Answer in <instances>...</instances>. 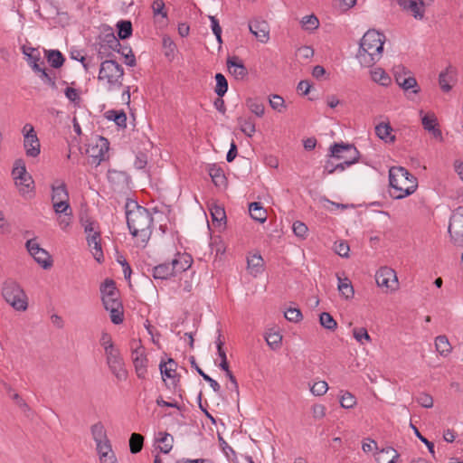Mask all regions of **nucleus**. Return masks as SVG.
Returning a JSON list of instances; mask_svg holds the SVG:
<instances>
[{
	"instance_id": "obj_1",
	"label": "nucleus",
	"mask_w": 463,
	"mask_h": 463,
	"mask_svg": "<svg viewBox=\"0 0 463 463\" xmlns=\"http://www.w3.org/2000/svg\"><path fill=\"white\" fill-rule=\"evenodd\" d=\"M126 217L128 227L134 237L146 244L149 240L153 218L149 211L135 202L127 203Z\"/></svg>"
},
{
	"instance_id": "obj_2",
	"label": "nucleus",
	"mask_w": 463,
	"mask_h": 463,
	"mask_svg": "<svg viewBox=\"0 0 463 463\" xmlns=\"http://www.w3.org/2000/svg\"><path fill=\"white\" fill-rule=\"evenodd\" d=\"M385 36L375 30L367 31L360 41L356 58L360 64L369 68L383 57Z\"/></svg>"
},
{
	"instance_id": "obj_3",
	"label": "nucleus",
	"mask_w": 463,
	"mask_h": 463,
	"mask_svg": "<svg viewBox=\"0 0 463 463\" xmlns=\"http://www.w3.org/2000/svg\"><path fill=\"white\" fill-rule=\"evenodd\" d=\"M389 182L393 190L391 195L394 199H402L411 195L418 187L417 178L402 166L390 168Z\"/></svg>"
},
{
	"instance_id": "obj_4",
	"label": "nucleus",
	"mask_w": 463,
	"mask_h": 463,
	"mask_svg": "<svg viewBox=\"0 0 463 463\" xmlns=\"http://www.w3.org/2000/svg\"><path fill=\"white\" fill-rule=\"evenodd\" d=\"M329 156L343 160L335 164V172H343L347 167L355 164L359 160L360 153L354 145L345 143H335L330 146Z\"/></svg>"
},
{
	"instance_id": "obj_5",
	"label": "nucleus",
	"mask_w": 463,
	"mask_h": 463,
	"mask_svg": "<svg viewBox=\"0 0 463 463\" xmlns=\"http://www.w3.org/2000/svg\"><path fill=\"white\" fill-rule=\"evenodd\" d=\"M124 70L120 64L113 60H106L101 62L98 79L105 81L108 90H112L122 85Z\"/></svg>"
},
{
	"instance_id": "obj_6",
	"label": "nucleus",
	"mask_w": 463,
	"mask_h": 463,
	"mask_svg": "<svg viewBox=\"0 0 463 463\" xmlns=\"http://www.w3.org/2000/svg\"><path fill=\"white\" fill-rule=\"evenodd\" d=\"M2 295L14 309L24 311L27 308V297L17 282L6 280L3 286Z\"/></svg>"
},
{
	"instance_id": "obj_7",
	"label": "nucleus",
	"mask_w": 463,
	"mask_h": 463,
	"mask_svg": "<svg viewBox=\"0 0 463 463\" xmlns=\"http://www.w3.org/2000/svg\"><path fill=\"white\" fill-rule=\"evenodd\" d=\"M131 359L135 367V372L139 379H145L147 373V358L145 347L141 341L132 339L130 342Z\"/></svg>"
},
{
	"instance_id": "obj_8",
	"label": "nucleus",
	"mask_w": 463,
	"mask_h": 463,
	"mask_svg": "<svg viewBox=\"0 0 463 463\" xmlns=\"http://www.w3.org/2000/svg\"><path fill=\"white\" fill-rule=\"evenodd\" d=\"M449 233L455 245L463 247V206L458 207L450 216Z\"/></svg>"
},
{
	"instance_id": "obj_9",
	"label": "nucleus",
	"mask_w": 463,
	"mask_h": 463,
	"mask_svg": "<svg viewBox=\"0 0 463 463\" xmlns=\"http://www.w3.org/2000/svg\"><path fill=\"white\" fill-rule=\"evenodd\" d=\"M375 280L380 288L394 291L398 288V279L396 272L389 267L380 268L375 274Z\"/></svg>"
},
{
	"instance_id": "obj_10",
	"label": "nucleus",
	"mask_w": 463,
	"mask_h": 463,
	"mask_svg": "<svg viewBox=\"0 0 463 463\" xmlns=\"http://www.w3.org/2000/svg\"><path fill=\"white\" fill-rule=\"evenodd\" d=\"M102 303L107 311L110 313L111 322L119 325L123 322V306L118 298V294L113 297L102 298Z\"/></svg>"
},
{
	"instance_id": "obj_11",
	"label": "nucleus",
	"mask_w": 463,
	"mask_h": 463,
	"mask_svg": "<svg viewBox=\"0 0 463 463\" xmlns=\"http://www.w3.org/2000/svg\"><path fill=\"white\" fill-rule=\"evenodd\" d=\"M26 249L35 261L43 269H49L52 267V262L51 255L47 250L41 248L34 239H31L26 241Z\"/></svg>"
},
{
	"instance_id": "obj_12",
	"label": "nucleus",
	"mask_w": 463,
	"mask_h": 463,
	"mask_svg": "<svg viewBox=\"0 0 463 463\" xmlns=\"http://www.w3.org/2000/svg\"><path fill=\"white\" fill-rule=\"evenodd\" d=\"M109 143L107 138L99 137L95 146L91 147L90 157L91 164L99 165L102 161L109 159Z\"/></svg>"
},
{
	"instance_id": "obj_13",
	"label": "nucleus",
	"mask_w": 463,
	"mask_h": 463,
	"mask_svg": "<svg viewBox=\"0 0 463 463\" xmlns=\"http://www.w3.org/2000/svg\"><path fill=\"white\" fill-rule=\"evenodd\" d=\"M250 33L261 43H267L269 39V25L264 20L255 19L249 23Z\"/></svg>"
},
{
	"instance_id": "obj_14",
	"label": "nucleus",
	"mask_w": 463,
	"mask_h": 463,
	"mask_svg": "<svg viewBox=\"0 0 463 463\" xmlns=\"http://www.w3.org/2000/svg\"><path fill=\"white\" fill-rule=\"evenodd\" d=\"M119 47V40L115 36V34L113 33H107L99 43L98 55L100 59L109 57L110 55V53L108 52L109 50L116 51Z\"/></svg>"
},
{
	"instance_id": "obj_15",
	"label": "nucleus",
	"mask_w": 463,
	"mask_h": 463,
	"mask_svg": "<svg viewBox=\"0 0 463 463\" xmlns=\"http://www.w3.org/2000/svg\"><path fill=\"white\" fill-rule=\"evenodd\" d=\"M398 5L416 19H421L424 14L423 0H396Z\"/></svg>"
},
{
	"instance_id": "obj_16",
	"label": "nucleus",
	"mask_w": 463,
	"mask_h": 463,
	"mask_svg": "<svg viewBox=\"0 0 463 463\" xmlns=\"http://www.w3.org/2000/svg\"><path fill=\"white\" fill-rule=\"evenodd\" d=\"M227 67L229 72L237 80H242L248 75V70L241 60L237 56L227 59Z\"/></svg>"
},
{
	"instance_id": "obj_17",
	"label": "nucleus",
	"mask_w": 463,
	"mask_h": 463,
	"mask_svg": "<svg viewBox=\"0 0 463 463\" xmlns=\"http://www.w3.org/2000/svg\"><path fill=\"white\" fill-rule=\"evenodd\" d=\"M193 260L188 254L177 253L172 260L171 265L174 269V275L187 270L192 265Z\"/></svg>"
},
{
	"instance_id": "obj_18",
	"label": "nucleus",
	"mask_w": 463,
	"mask_h": 463,
	"mask_svg": "<svg viewBox=\"0 0 463 463\" xmlns=\"http://www.w3.org/2000/svg\"><path fill=\"white\" fill-rule=\"evenodd\" d=\"M421 124L424 129L430 132L434 137H442L440 129L437 128V118L433 113L424 114L421 117Z\"/></svg>"
},
{
	"instance_id": "obj_19",
	"label": "nucleus",
	"mask_w": 463,
	"mask_h": 463,
	"mask_svg": "<svg viewBox=\"0 0 463 463\" xmlns=\"http://www.w3.org/2000/svg\"><path fill=\"white\" fill-rule=\"evenodd\" d=\"M87 241L94 259L100 263L103 260V251L100 244L99 232H94L92 235H88Z\"/></svg>"
},
{
	"instance_id": "obj_20",
	"label": "nucleus",
	"mask_w": 463,
	"mask_h": 463,
	"mask_svg": "<svg viewBox=\"0 0 463 463\" xmlns=\"http://www.w3.org/2000/svg\"><path fill=\"white\" fill-rule=\"evenodd\" d=\"M14 184L22 196H32L34 189V182L31 175L24 176L23 179H17Z\"/></svg>"
},
{
	"instance_id": "obj_21",
	"label": "nucleus",
	"mask_w": 463,
	"mask_h": 463,
	"mask_svg": "<svg viewBox=\"0 0 463 463\" xmlns=\"http://www.w3.org/2000/svg\"><path fill=\"white\" fill-rule=\"evenodd\" d=\"M23 53L26 56L27 62L32 67L33 71H40L41 64H43V61L40 63L41 56L39 50L33 47L23 46Z\"/></svg>"
},
{
	"instance_id": "obj_22",
	"label": "nucleus",
	"mask_w": 463,
	"mask_h": 463,
	"mask_svg": "<svg viewBox=\"0 0 463 463\" xmlns=\"http://www.w3.org/2000/svg\"><path fill=\"white\" fill-rule=\"evenodd\" d=\"M24 146L27 156L36 157L40 154V141L37 135H30L25 137L24 140Z\"/></svg>"
},
{
	"instance_id": "obj_23",
	"label": "nucleus",
	"mask_w": 463,
	"mask_h": 463,
	"mask_svg": "<svg viewBox=\"0 0 463 463\" xmlns=\"http://www.w3.org/2000/svg\"><path fill=\"white\" fill-rule=\"evenodd\" d=\"M177 364L175 361L172 358H169L167 362H161L159 364V370L162 374L163 380L165 378L175 379L178 378L176 373Z\"/></svg>"
},
{
	"instance_id": "obj_24",
	"label": "nucleus",
	"mask_w": 463,
	"mask_h": 463,
	"mask_svg": "<svg viewBox=\"0 0 463 463\" xmlns=\"http://www.w3.org/2000/svg\"><path fill=\"white\" fill-rule=\"evenodd\" d=\"M398 458V452L392 447L384 448L375 454L377 463H395Z\"/></svg>"
},
{
	"instance_id": "obj_25",
	"label": "nucleus",
	"mask_w": 463,
	"mask_h": 463,
	"mask_svg": "<svg viewBox=\"0 0 463 463\" xmlns=\"http://www.w3.org/2000/svg\"><path fill=\"white\" fill-rule=\"evenodd\" d=\"M52 202L59 203V202H66L69 201V193L67 191L66 184L63 182H61L59 184L52 185Z\"/></svg>"
},
{
	"instance_id": "obj_26",
	"label": "nucleus",
	"mask_w": 463,
	"mask_h": 463,
	"mask_svg": "<svg viewBox=\"0 0 463 463\" xmlns=\"http://www.w3.org/2000/svg\"><path fill=\"white\" fill-rule=\"evenodd\" d=\"M156 439L159 443L158 448L161 452L167 454L173 449L174 438L171 434L160 431Z\"/></svg>"
},
{
	"instance_id": "obj_27",
	"label": "nucleus",
	"mask_w": 463,
	"mask_h": 463,
	"mask_svg": "<svg viewBox=\"0 0 463 463\" xmlns=\"http://www.w3.org/2000/svg\"><path fill=\"white\" fill-rule=\"evenodd\" d=\"M436 351L443 357H447L452 351V346L445 335H438L435 338Z\"/></svg>"
},
{
	"instance_id": "obj_28",
	"label": "nucleus",
	"mask_w": 463,
	"mask_h": 463,
	"mask_svg": "<svg viewBox=\"0 0 463 463\" xmlns=\"http://www.w3.org/2000/svg\"><path fill=\"white\" fill-rule=\"evenodd\" d=\"M173 270L171 263H162L153 268V277L155 279H167L175 276Z\"/></svg>"
},
{
	"instance_id": "obj_29",
	"label": "nucleus",
	"mask_w": 463,
	"mask_h": 463,
	"mask_svg": "<svg viewBox=\"0 0 463 463\" xmlns=\"http://www.w3.org/2000/svg\"><path fill=\"white\" fill-rule=\"evenodd\" d=\"M392 128L389 123H380L375 127V134L377 137L385 142H393L395 137L392 135Z\"/></svg>"
},
{
	"instance_id": "obj_30",
	"label": "nucleus",
	"mask_w": 463,
	"mask_h": 463,
	"mask_svg": "<svg viewBox=\"0 0 463 463\" xmlns=\"http://www.w3.org/2000/svg\"><path fill=\"white\" fill-rule=\"evenodd\" d=\"M249 212L252 219L260 222H264L267 220V212L261 206L260 203L253 202L249 205Z\"/></svg>"
},
{
	"instance_id": "obj_31",
	"label": "nucleus",
	"mask_w": 463,
	"mask_h": 463,
	"mask_svg": "<svg viewBox=\"0 0 463 463\" xmlns=\"http://www.w3.org/2000/svg\"><path fill=\"white\" fill-rule=\"evenodd\" d=\"M241 131L247 137H251L256 132L255 122L251 118L240 117L237 118Z\"/></svg>"
},
{
	"instance_id": "obj_32",
	"label": "nucleus",
	"mask_w": 463,
	"mask_h": 463,
	"mask_svg": "<svg viewBox=\"0 0 463 463\" xmlns=\"http://www.w3.org/2000/svg\"><path fill=\"white\" fill-rule=\"evenodd\" d=\"M108 179L109 183L116 186H124L128 184V176L122 171L109 170Z\"/></svg>"
},
{
	"instance_id": "obj_33",
	"label": "nucleus",
	"mask_w": 463,
	"mask_h": 463,
	"mask_svg": "<svg viewBox=\"0 0 463 463\" xmlns=\"http://www.w3.org/2000/svg\"><path fill=\"white\" fill-rule=\"evenodd\" d=\"M110 372L118 380V381H126L128 378V371L125 368L124 360L121 359L118 362H115V364H108Z\"/></svg>"
},
{
	"instance_id": "obj_34",
	"label": "nucleus",
	"mask_w": 463,
	"mask_h": 463,
	"mask_svg": "<svg viewBox=\"0 0 463 463\" xmlns=\"http://www.w3.org/2000/svg\"><path fill=\"white\" fill-rule=\"evenodd\" d=\"M46 58L50 65L55 69L61 67L64 63V57L58 50L46 51Z\"/></svg>"
},
{
	"instance_id": "obj_35",
	"label": "nucleus",
	"mask_w": 463,
	"mask_h": 463,
	"mask_svg": "<svg viewBox=\"0 0 463 463\" xmlns=\"http://www.w3.org/2000/svg\"><path fill=\"white\" fill-rule=\"evenodd\" d=\"M338 290L345 299L352 298L354 294L352 283L347 278L341 279L338 277Z\"/></svg>"
},
{
	"instance_id": "obj_36",
	"label": "nucleus",
	"mask_w": 463,
	"mask_h": 463,
	"mask_svg": "<svg viewBox=\"0 0 463 463\" xmlns=\"http://www.w3.org/2000/svg\"><path fill=\"white\" fill-rule=\"evenodd\" d=\"M246 105L248 109L259 118H261L265 113V107L263 103L258 99H247Z\"/></svg>"
},
{
	"instance_id": "obj_37",
	"label": "nucleus",
	"mask_w": 463,
	"mask_h": 463,
	"mask_svg": "<svg viewBox=\"0 0 463 463\" xmlns=\"http://www.w3.org/2000/svg\"><path fill=\"white\" fill-rule=\"evenodd\" d=\"M30 175L25 166V163L23 159H16L14 163V167L12 170V176L14 181H17V179H23L24 176Z\"/></svg>"
},
{
	"instance_id": "obj_38",
	"label": "nucleus",
	"mask_w": 463,
	"mask_h": 463,
	"mask_svg": "<svg viewBox=\"0 0 463 463\" xmlns=\"http://www.w3.org/2000/svg\"><path fill=\"white\" fill-rule=\"evenodd\" d=\"M453 78V70L451 67H448L445 71L440 72L439 76V82L443 91H449L451 86L449 82Z\"/></svg>"
},
{
	"instance_id": "obj_39",
	"label": "nucleus",
	"mask_w": 463,
	"mask_h": 463,
	"mask_svg": "<svg viewBox=\"0 0 463 463\" xmlns=\"http://www.w3.org/2000/svg\"><path fill=\"white\" fill-rule=\"evenodd\" d=\"M118 35L121 40L128 39L132 34V24L128 20L118 21L117 24Z\"/></svg>"
},
{
	"instance_id": "obj_40",
	"label": "nucleus",
	"mask_w": 463,
	"mask_h": 463,
	"mask_svg": "<svg viewBox=\"0 0 463 463\" xmlns=\"http://www.w3.org/2000/svg\"><path fill=\"white\" fill-rule=\"evenodd\" d=\"M262 266L263 260L260 255L254 254L248 259V269L254 276L261 271Z\"/></svg>"
},
{
	"instance_id": "obj_41",
	"label": "nucleus",
	"mask_w": 463,
	"mask_h": 463,
	"mask_svg": "<svg viewBox=\"0 0 463 463\" xmlns=\"http://www.w3.org/2000/svg\"><path fill=\"white\" fill-rule=\"evenodd\" d=\"M372 80L382 86H388L391 82L389 75L381 68L371 71Z\"/></svg>"
},
{
	"instance_id": "obj_42",
	"label": "nucleus",
	"mask_w": 463,
	"mask_h": 463,
	"mask_svg": "<svg viewBox=\"0 0 463 463\" xmlns=\"http://www.w3.org/2000/svg\"><path fill=\"white\" fill-rule=\"evenodd\" d=\"M209 175L211 176L215 185L221 186L225 184L226 178L223 174V171L220 167H217L214 165L210 166Z\"/></svg>"
},
{
	"instance_id": "obj_43",
	"label": "nucleus",
	"mask_w": 463,
	"mask_h": 463,
	"mask_svg": "<svg viewBox=\"0 0 463 463\" xmlns=\"http://www.w3.org/2000/svg\"><path fill=\"white\" fill-rule=\"evenodd\" d=\"M144 443V437L138 433H133L129 439V448L133 454H137L141 451Z\"/></svg>"
},
{
	"instance_id": "obj_44",
	"label": "nucleus",
	"mask_w": 463,
	"mask_h": 463,
	"mask_svg": "<svg viewBox=\"0 0 463 463\" xmlns=\"http://www.w3.org/2000/svg\"><path fill=\"white\" fill-rule=\"evenodd\" d=\"M320 325L327 330L335 331L337 327V323L334 317L327 312H323L319 316Z\"/></svg>"
},
{
	"instance_id": "obj_45",
	"label": "nucleus",
	"mask_w": 463,
	"mask_h": 463,
	"mask_svg": "<svg viewBox=\"0 0 463 463\" xmlns=\"http://www.w3.org/2000/svg\"><path fill=\"white\" fill-rule=\"evenodd\" d=\"M101 298L118 295L115 282L112 279H106L100 286Z\"/></svg>"
},
{
	"instance_id": "obj_46",
	"label": "nucleus",
	"mask_w": 463,
	"mask_h": 463,
	"mask_svg": "<svg viewBox=\"0 0 463 463\" xmlns=\"http://www.w3.org/2000/svg\"><path fill=\"white\" fill-rule=\"evenodd\" d=\"M302 28L306 31H314L319 26V21L315 14L306 15L301 20Z\"/></svg>"
},
{
	"instance_id": "obj_47",
	"label": "nucleus",
	"mask_w": 463,
	"mask_h": 463,
	"mask_svg": "<svg viewBox=\"0 0 463 463\" xmlns=\"http://www.w3.org/2000/svg\"><path fill=\"white\" fill-rule=\"evenodd\" d=\"M216 87L215 92L216 94L222 98L228 90V82L225 77L222 73H217L215 75Z\"/></svg>"
},
{
	"instance_id": "obj_48",
	"label": "nucleus",
	"mask_w": 463,
	"mask_h": 463,
	"mask_svg": "<svg viewBox=\"0 0 463 463\" xmlns=\"http://www.w3.org/2000/svg\"><path fill=\"white\" fill-rule=\"evenodd\" d=\"M108 118L112 119L118 127L127 126V116L123 111L109 110L107 112Z\"/></svg>"
},
{
	"instance_id": "obj_49",
	"label": "nucleus",
	"mask_w": 463,
	"mask_h": 463,
	"mask_svg": "<svg viewBox=\"0 0 463 463\" xmlns=\"http://www.w3.org/2000/svg\"><path fill=\"white\" fill-rule=\"evenodd\" d=\"M33 71L38 73L40 79L43 80L44 84L49 85L52 89L57 88L55 77L52 76L50 72H48L44 68L40 67V71Z\"/></svg>"
},
{
	"instance_id": "obj_50",
	"label": "nucleus",
	"mask_w": 463,
	"mask_h": 463,
	"mask_svg": "<svg viewBox=\"0 0 463 463\" xmlns=\"http://www.w3.org/2000/svg\"><path fill=\"white\" fill-rule=\"evenodd\" d=\"M118 53L123 55L125 57V63L130 67H133L136 65V58L135 55L132 52L131 48L128 46H121L116 50Z\"/></svg>"
},
{
	"instance_id": "obj_51",
	"label": "nucleus",
	"mask_w": 463,
	"mask_h": 463,
	"mask_svg": "<svg viewBox=\"0 0 463 463\" xmlns=\"http://www.w3.org/2000/svg\"><path fill=\"white\" fill-rule=\"evenodd\" d=\"M64 94L66 98L74 104L75 107L80 106L81 98L77 89L67 87L64 90Z\"/></svg>"
},
{
	"instance_id": "obj_52",
	"label": "nucleus",
	"mask_w": 463,
	"mask_h": 463,
	"mask_svg": "<svg viewBox=\"0 0 463 463\" xmlns=\"http://www.w3.org/2000/svg\"><path fill=\"white\" fill-rule=\"evenodd\" d=\"M91 434L95 442H100L107 439L106 431L101 423H96L91 427Z\"/></svg>"
},
{
	"instance_id": "obj_53",
	"label": "nucleus",
	"mask_w": 463,
	"mask_h": 463,
	"mask_svg": "<svg viewBox=\"0 0 463 463\" xmlns=\"http://www.w3.org/2000/svg\"><path fill=\"white\" fill-rule=\"evenodd\" d=\"M353 335L354 339L360 344H364V341L371 342V336L369 335L367 329L364 327H355L353 329Z\"/></svg>"
},
{
	"instance_id": "obj_54",
	"label": "nucleus",
	"mask_w": 463,
	"mask_h": 463,
	"mask_svg": "<svg viewBox=\"0 0 463 463\" xmlns=\"http://www.w3.org/2000/svg\"><path fill=\"white\" fill-rule=\"evenodd\" d=\"M340 404L343 408L351 409L356 404V399L351 392H345L340 398Z\"/></svg>"
},
{
	"instance_id": "obj_55",
	"label": "nucleus",
	"mask_w": 463,
	"mask_h": 463,
	"mask_svg": "<svg viewBox=\"0 0 463 463\" xmlns=\"http://www.w3.org/2000/svg\"><path fill=\"white\" fill-rule=\"evenodd\" d=\"M269 105L273 109L279 112H282L286 108L284 99L276 94L269 97Z\"/></svg>"
},
{
	"instance_id": "obj_56",
	"label": "nucleus",
	"mask_w": 463,
	"mask_h": 463,
	"mask_svg": "<svg viewBox=\"0 0 463 463\" xmlns=\"http://www.w3.org/2000/svg\"><path fill=\"white\" fill-rule=\"evenodd\" d=\"M52 205H53L54 212L57 214L63 213L66 216L72 215V212H71L69 201H66V202L61 201L59 203H52Z\"/></svg>"
},
{
	"instance_id": "obj_57",
	"label": "nucleus",
	"mask_w": 463,
	"mask_h": 463,
	"mask_svg": "<svg viewBox=\"0 0 463 463\" xmlns=\"http://www.w3.org/2000/svg\"><path fill=\"white\" fill-rule=\"evenodd\" d=\"M210 211L213 222H216L221 224L222 222L226 219V214L223 208L214 205L211 208Z\"/></svg>"
},
{
	"instance_id": "obj_58",
	"label": "nucleus",
	"mask_w": 463,
	"mask_h": 463,
	"mask_svg": "<svg viewBox=\"0 0 463 463\" xmlns=\"http://www.w3.org/2000/svg\"><path fill=\"white\" fill-rule=\"evenodd\" d=\"M96 445L99 458L106 457V455L113 453L110 442L108 439L101 440L100 442H96Z\"/></svg>"
},
{
	"instance_id": "obj_59",
	"label": "nucleus",
	"mask_w": 463,
	"mask_h": 463,
	"mask_svg": "<svg viewBox=\"0 0 463 463\" xmlns=\"http://www.w3.org/2000/svg\"><path fill=\"white\" fill-rule=\"evenodd\" d=\"M281 340L282 336L277 332L269 333L266 335V342L272 349L279 348L281 344Z\"/></svg>"
},
{
	"instance_id": "obj_60",
	"label": "nucleus",
	"mask_w": 463,
	"mask_h": 463,
	"mask_svg": "<svg viewBox=\"0 0 463 463\" xmlns=\"http://www.w3.org/2000/svg\"><path fill=\"white\" fill-rule=\"evenodd\" d=\"M105 352L106 361L107 364H115V362H118L122 358L119 350L115 347Z\"/></svg>"
},
{
	"instance_id": "obj_61",
	"label": "nucleus",
	"mask_w": 463,
	"mask_h": 463,
	"mask_svg": "<svg viewBox=\"0 0 463 463\" xmlns=\"http://www.w3.org/2000/svg\"><path fill=\"white\" fill-rule=\"evenodd\" d=\"M401 87L404 90H409L412 89L413 93H418L419 89H417V80L414 77L408 76L404 78L402 81H401Z\"/></svg>"
},
{
	"instance_id": "obj_62",
	"label": "nucleus",
	"mask_w": 463,
	"mask_h": 463,
	"mask_svg": "<svg viewBox=\"0 0 463 463\" xmlns=\"http://www.w3.org/2000/svg\"><path fill=\"white\" fill-rule=\"evenodd\" d=\"M328 390L327 383L325 381H319L315 383L311 388L310 391L314 395L321 396L325 394Z\"/></svg>"
},
{
	"instance_id": "obj_63",
	"label": "nucleus",
	"mask_w": 463,
	"mask_h": 463,
	"mask_svg": "<svg viewBox=\"0 0 463 463\" xmlns=\"http://www.w3.org/2000/svg\"><path fill=\"white\" fill-rule=\"evenodd\" d=\"M292 229L295 235L300 238H305L308 231L307 226L304 222L299 221H296L293 223Z\"/></svg>"
},
{
	"instance_id": "obj_64",
	"label": "nucleus",
	"mask_w": 463,
	"mask_h": 463,
	"mask_svg": "<svg viewBox=\"0 0 463 463\" xmlns=\"http://www.w3.org/2000/svg\"><path fill=\"white\" fill-rule=\"evenodd\" d=\"M285 317L290 322H298L302 318V314L298 308H288L285 312Z\"/></svg>"
}]
</instances>
